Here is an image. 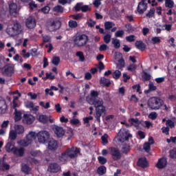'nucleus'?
<instances>
[{"label":"nucleus","instance_id":"5fc2aeb1","mask_svg":"<svg viewBox=\"0 0 176 176\" xmlns=\"http://www.w3.org/2000/svg\"><path fill=\"white\" fill-rule=\"evenodd\" d=\"M148 118H149V119H152V120H155V119H156V118H157V113H156V112H151L148 115Z\"/></svg>","mask_w":176,"mask_h":176},{"label":"nucleus","instance_id":"6e6d98bb","mask_svg":"<svg viewBox=\"0 0 176 176\" xmlns=\"http://www.w3.org/2000/svg\"><path fill=\"white\" fill-rule=\"evenodd\" d=\"M25 107H26V108H34V102L31 101L25 102Z\"/></svg>","mask_w":176,"mask_h":176},{"label":"nucleus","instance_id":"e433bc0d","mask_svg":"<svg viewBox=\"0 0 176 176\" xmlns=\"http://www.w3.org/2000/svg\"><path fill=\"white\" fill-rule=\"evenodd\" d=\"M53 12L56 13H63L64 12V8L61 6H56L53 8Z\"/></svg>","mask_w":176,"mask_h":176},{"label":"nucleus","instance_id":"338daca9","mask_svg":"<svg viewBox=\"0 0 176 176\" xmlns=\"http://www.w3.org/2000/svg\"><path fill=\"white\" fill-rule=\"evenodd\" d=\"M152 42L153 45H156V43H160V38L159 37H153L152 38Z\"/></svg>","mask_w":176,"mask_h":176},{"label":"nucleus","instance_id":"4d7b16f0","mask_svg":"<svg viewBox=\"0 0 176 176\" xmlns=\"http://www.w3.org/2000/svg\"><path fill=\"white\" fill-rule=\"evenodd\" d=\"M41 12H43V13H45V14H47V13H49V12H50V7L45 6V7L41 9Z\"/></svg>","mask_w":176,"mask_h":176},{"label":"nucleus","instance_id":"a211bd4d","mask_svg":"<svg viewBox=\"0 0 176 176\" xmlns=\"http://www.w3.org/2000/svg\"><path fill=\"white\" fill-rule=\"evenodd\" d=\"M166 166H167V159L165 157L160 158L156 164V168H160V170L164 168Z\"/></svg>","mask_w":176,"mask_h":176},{"label":"nucleus","instance_id":"8fccbe9b","mask_svg":"<svg viewBox=\"0 0 176 176\" xmlns=\"http://www.w3.org/2000/svg\"><path fill=\"white\" fill-rule=\"evenodd\" d=\"M166 124L168 127H170V129H174V127L175 126V124L171 120H168L166 122Z\"/></svg>","mask_w":176,"mask_h":176},{"label":"nucleus","instance_id":"7c9ffc66","mask_svg":"<svg viewBox=\"0 0 176 176\" xmlns=\"http://www.w3.org/2000/svg\"><path fill=\"white\" fill-rule=\"evenodd\" d=\"M157 89L155 85H153V82H150L148 84V89L147 91H145L144 93L148 94L151 93V91H155Z\"/></svg>","mask_w":176,"mask_h":176},{"label":"nucleus","instance_id":"c85d7f7f","mask_svg":"<svg viewBox=\"0 0 176 176\" xmlns=\"http://www.w3.org/2000/svg\"><path fill=\"white\" fill-rule=\"evenodd\" d=\"M14 115L15 122H19V121L21 120V115H22L21 111L17 110V109H15Z\"/></svg>","mask_w":176,"mask_h":176},{"label":"nucleus","instance_id":"5701e85b","mask_svg":"<svg viewBox=\"0 0 176 176\" xmlns=\"http://www.w3.org/2000/svg\"><path fill=\"white\" fill-rule=\"evenodd\" d=\"M100 84L103 87L106 86V87H109V85H111V80L108 78H105V77H102L100 78Z\"/></svg>","mask_w":176,"mask_h":176},{"label":"nucleus","instance_id":"774afa93","mask_svg":"<svg viewBox=\"0 0 176 176\" xmlns=\"http://www.w3.org/2000/svg\"><path fill=\"white\" fill-rule=\"evenodd\" d=\"M170 156L171 159H176V151L172 150L170 151Z\"/></svg>","mask_w":176,"mask_h":176},{"label":"nucleus","instance_id":"13d9d810","mask_svg":"<svg viewBox=\"0 0 176 176\" xmlns=\"http://www.w3.org/2000/svg\"><path fill=\"white\" fill-rule=\"evenodd\" d=\"M134 38H135V36L130 35L129 36H126V39L127 42H134V41H135V39H134Z\"/></svg>","mask_w":176,"mask_h":176},{"label":"nucleus","instance_id":"473e14b6","mask_svg":"<svg viewBox=\"0 0 176 176\" xmlns=\"http://www.w3.org/2000/svg\"><path fill=\"white\" fill-rule=\"evenodd\" d=\"M21 171L25 174H30V171H31V168L27 164H23L21 168Z\"/></svg>","mask_w":176,"mask_h":176},{"label":"nucleus","instance_id":"f257e3e1","mask_svg":"<svg viewBox=\"0 0 176 176\" xmlns=\"http://www.w3.org/2000/svg\"><path fill=\"white\" fill-rule=\"evenodd\" d=\"M89 104L94 105L96 108V112L94 113L95 119H96L98 123L101 122L100 118H104L107 115V109L104 106V100L102 98H98L91 100Z\"/></svg>","mask_w":176,"mask_h":176},{"label":"nucleus","instance_id":"4c0bfd02","mask_svg":"<svg viewBox=\"0 0 176 176\" xmlns=\"http://www.w3.org/2000/svg\"><path fill=\"white\" fill-rule=\"evenodd\" d=\"M76 56L79 58V61H81L82 63L85 61V55L83 54L82 52H77Z\"/></svg>","mask_w":176,"mask_h":176},{"label":"nucleus","instance_id":"c756f323","mask_svg":"<svg viewBox=\"0 0 176 176\" xmlns=\"http://www.w3.org/2000/svg\"><path fill=\"white\" fill-rule=\"evenodd\" d=\"M68 157H69V156L68 155V153H67V151H65L59 155V160L63 163H65V162L68 160Z\"/></svg>","mask_w":176,"mask_h":176},{"label":"nucleus","instance_id":"a19ab883","mask_svg":"<svg viewBox=\"0 0 176 176\" xmlns=\"http://www.w3.org/2000/svg\"><path fill=\"white\" fill-rule=\"evenodd\" d=\"M119 65H117L118 69H122V68H124V60L120 59L118 60Z\"/></svg>","mask_w":176,"mask_h":176},{"label":"nucleus","instance_id":"052dcab7","mask_svg":"<svg viewBox=\"0 0 176 176\" xmlns=\"http://www.w3.org/2000/svg\"><path fill=\"white\" fill-rule=\"evenodd\" d=\"M142 78L144 79V80H151V75L146 72L144 73Z\"/></svg>","mask_w":176,"mask_h":176},{"label":"nucleus","instance_id":"f704fd0d","mask_svg":"<svg viewBox=\"0 0 176 176\" xmlns=\"http://www.w3.org/2000/svg\"><path fill=\"white\" fill-rule=\"evenodd\" d=\"M38 120H39V122H41V123H47V120H49V118H47V116H45V115H41L38 116Z\"/></svg>","mask_w":176,"mask_h":176},{"label":"nucleus","instance_id":"a878e982","mask_svg":"<svg viewBox=\"0 0 176 176\" xmlns=\"http://www.w3.org/2000/svg\"><path fill=\"white\" fill-rule=\"evenodd\" d=\"M14 130L16 134H24V126H23V125L16 124L14 126Z\"/></svg>","mask_w":176,"mask_h":176},{"label":"nucleus","instance_id":"9d476101","mask_svg":"<svg viewBox=\"0 0 176 176\" xmlns=\"http://www.w3.org/2000/svg\"><path fill=\"white\" fill-rule=\"evenodd\" d=\"M109 151L110 155H111V157L113 160L117 161L122 159V153H120V151H119V149L114 147H111L109 148Z\"/></svg>","mask_w":176,"mask_h":176},{"label":"nucleus","instance_id":"0eeeda50","mask_svg":"<svg viewBox=\"0 0 176 176\" xmlns=\"http://www.w3.org/2000/svg\"><path fill=\"white\" fill-rule=\"evenodd\" d=\"M88 41L89 38L85 34H82L76 36V38L74 40V42L76 46H78V47H82V46H85V45L87 43Z\"/></svg>","mask_w":176,"mask_h":176},{"label":"nucleus","instance_id":"412c9836","mask_svg":"<svg viewBox=\"0 0 176 176\" xmlns=\"http://www.w3.org/2000/svg\"><path fill=\"white\" fill-rule=\"evenodd\" d=\"M138 166L142 168H146L148 167V160L146 158H140L138 162Z\"/></svg>","mask_w":176,"mask_h":176},{"label":"nucleus","instance_id":"6e6552de","mask_svg":"<svg viewBox=\"0 0 176 176\" xmlns=\"http://www.w3.org/2000/svg\"><path fill=\"white\" fill-rule=\"evenodd\" d=\"M2 74L5 76H12V74H14V65L8 64L2 69Z\"/></svg>","mask_w":176,"mask_h":176},{"label":"nucleus","instance_id":"393cba45","mask_svg":"<svg viewBox=\"0 0 176 176\" xmlns=\"http://www.w3.org/2000/svg\"><path fill=\"white\" fill-rule=\"evenodd\" d=\"M9 9L11 14H16L17 13V4L12 3L9 5Z\"/></svg>","mask_w":176,"mask_h":176},{"label":"nucleus","instance_id":"1a4fd4ad","mask_svg":"<svg viewBox=\"0 0 176 176\" xmlns=\"http://www.w3.org/2000/svg\"><path fill=\"white\" fill-rule=\"evenodd\" d=\"M66 152L70 159H76L79 153H80V150L76 147H72L67 148Z\"/></svg>","mask_w":176,"mask_h":176},{"label":"nucleus","instance_id":"69168bd1","mask_svg":"<svg viewBox=\"0 0 176 176\" xmlns=\"http://www.w3.org/2000/svg\"><path fill=\"white\" fill-rule=\"evenodd\" d=\"M45 47L47 49H48L47 50V53H50L52 52V50H53V45H52V43L47 44L45 45Z\"/></svg>","mask_w":176,"mask_h":176},{"label":"nucleus","instance_id":"680f3d73","mask_svg":"<svg viewBox=\"0 0 176 176\" xmlns=\"http://www.w3.org/2000/svg\"><path fill=\"white\" fill-rule=\"evenodd\" d=\"M128 71H135V69H137V66H135V65L132 64L130 65L128 67H127Z\"/></svg>","mask_w":176,"mask_h":176},{"label":"nucleus","instance_id":"c9c22d12","mask_svg":"<svg viewBox=\"0 0 176 176\" xmlns=\"http://www.w3.org/2000/svg\"><path fill=\"white\" fill-rule=\"evenodd\" d=\"M17 138V133L15 132V131H10V135H9V139L11 141H14Z\"/></svg>","mask_w":176,"mask_h":176},{"label":"nucleus","instance_id":"20e7f679","mask_svg":"<svg viewBox=\"0 0 176 176\" xmlns=\"http://www.w3.org/2000/svg\"><path fill=\"white\" fill-rule=\"evenodd\" d=\"M133 135L129 133V130L121 129L118 133V142L123 144L124 141H129V138H131Z\"/></svg>","mask_w":176,"mask_h":176},{"label":"nucleus","instance_id":"cd10ccee","mask_svg":"<svg viewBox=\"0 0 176 176\" xmlns=\"http://www.w3.org/2000/svg\"><path fill=\"white\" fill-rule=\"evenodd\" d=\"M122 148H121V151L122 153H125V155H127L128 152H130V145L123 142L122 143Z\"/></svg>","mask_w":176,"mask_h":176},{"label":"nucleus","instance_id":"ea45409f","mask_svg":"<svg viewBox=\"0 0 176 176\" xmlns=\"http://www.w3.org/2000/svg\"><path fill=\"white\" fill-rule=\"evenodd\" d=\"M165 6L166 8H174V1L172 0H165Z\"/></svg>","mask_w":176,"mask_h":176},{"label":"nucleus","instance_id":"6ab92c4d","mask_svg":"<svg viewBox=\"0 0 176 176\" xmlns=\"http://www.w3.org/2000/svg\"><path fill=\"white\" fill-rule=\"evenodd\" d=\"M148 9V3H139L138 6V12L142 14Z\"/></svg>","mask_w":176,"mask_h":176},{"label":"nucleus","instance_id":"bb28decb","mask_svg":"<svg viewBox=\"0 0 176 176\" xmlns=\"http://www.w3.org/2000/svg\"><path fill=\"white\" fill-rule=\"evenodd\" d=\"M14 143L13 142H8L6 145V150L7 152H14Z\"/></svg>","mask_w":176,"mask_h":176},{"label":"nucleus","instance_id":"b1692460","mask_svg":"<svg viewBox=\"0 0 176 176\" xmlns=\"http://www.w3.org/2000/svg\"><path fill=\"white\" fill-rule=\"evenodd\" d=\"M98 96H100V93L98 91L94 90L91 91V98L89 99L87 98V100L90 102L91 101L98 98Z\"/></svg>","mask_w":176,"mask_h":176},{"label":"nucleus","instance_id":"aec40b11","mask_svg":"<svg viewBox=\"0 0 176 176\" xmlns=\"http://www.w3.org/2000/svg\"><path fill=\"white\" fill-rule=\"evenodd\" d=\"M35 118H34L32 115H24L23 122L26 123V124H32Z\"/></svg>","mask_w":176,"mask_h":176},{"label":"nucleus","instance_id":"72a5a7b5","mask_svg":"<svg viewBox=\"0 0 176 176\" xmlns=\"http://www.w3.org/2000/svg\"><path fill=\"white\" fill-rule=\"evenodd\" d=\"M112 44L114 45L115 49L120 47V41L118 38H112Z\"/></svg>","mask_w":176,"mask_h":176},{"label":"nucleus","instance_id":"603ef678","mask_svg":"<svg viewBox=\"0 0 176 176\" xmlns=\"http://www.w3.org/2000/svg\"><path fill=\"white\" fill-rule=\"evenodd\" d=\"M101 139L104 145L108 144V135L107 133L104 134V135L102 136Z\"/></svg>","mask_w":176,"mask_h":176},{"label":"nucleus","instance_id":"0e129e2a","mask_svg":"<svg viewBox=\"0 0 176 176\" xmlns=\"http://www.w3.org/2000/svg\"><path fill=\"white\" fill-rule=\"evenodd\" d=\"M102 0H95L93 3V5L95 6V8H98L101 5V1Z\"/></svg>","mask_w":176,"mask_h":176},{"label":"nucleus","instance_id":"bf43d9fd","mask_svg":"<svg viewBox=\"0 0 176 176\" xmlns=\"http://www.w3.org/2000/svg\"><path fill=\"white\" fill-rule=\"evenodd\" d=\"M162 133L164 134L168 135V134H169L168 131H170V128H168V126H167V127L164 126L162 128Z\"/></svg>","mask_w":176,"mask_h":176},{"label":"nucleus","instance_id":"49530a36","mask_svg":"<svg viewBox=\"0 0 176 176\" xmlns=\"http://www.w3.org/2000/svg\"><path fill=\"white\" fill-rule=\"evenodd\" d=\"M113 27V23L112 22L107 21L104 23V29L105 30H111Z\"/></svg>","mask_w":176,"mask_h":176},{"label":"nucleus","instance_id":"f3484780","mask_svg":"<svg viewBox=\"0 0 176 176\" xmlns=\"http://www.w3.org/2000/svg\"><path fill=\"white\" fill-rule=\"evenodd\" d=\"M57 148H58V144H57V141L54 140V139H49L48 148L50 151H56Z\"/></svg>","mask_w":176,"mask_h":176},{"label":"nucleus","instance_id":"de8ad7c7","mask_svg":"<svg viewBox=\"0 0 176 176\" xmlns=\"http://www.w3.org/2000/svg\"><path fill=\"white\" fill-rule=\"evenodd\" d=\"M98 160L100 164H105V163H107V158H105L102 156H99L98 157Z\"/></svg>","mask_w":176,"mask_h":176},{"label":"nucleus","instance_id":"f03ea898","mask_svg":"<svg viewBox=\"0 0 176 176\" xmlns=\"http://www.w3.org/2000/svg\"><path fill=\"white\" fill-rule=\"evenodd\" d=\"M6 32L10 36H16V35H20L23 33V28H21V24L19 21H16L13 23V26L8 25L6 29Z\"/></svg>","mask_w":176,"mask_h":176},{"label":"nucleus","instance_id":"423d86ee","mask_svg":"<svg viewBox=\"0 0 176 176\" xmlns=\"http://www.w3.org/2000/svg\"><path fill=\"white\" fill-rule=\"evenodd\" d=\"M39 144H46L50 140V134L47 131H41L36 134Z\"/></svg>","mask_w":176,"mask_h":176},{"label":"nucleus","instance_id":"f8f14e48","mask_svg":"<svg viewBox=\"0 0 176 176\" xmlns=\"http://www.w3.org/2000/svg\"><path fill=\"white\" fill-rule=\"evenodd\" d=\"M26 27L29 28V30H32V28H35L36 26V21H35V18L32 16H29L26 19Z\"/></svg>","mask_w":176,"mask_h":176},{"label":"nucleus","instance_id":"4be33fe9","mask_svg":"<svg viewBox=\"0 0 176 176\" xmlns=\"http://www.w3.org/2000/svg\"><path fill=\"white\" fill-rule=\"evenodd\" d=\"M135 45L137 47V49H139V50H141V52H144V50L146 49V45L141 41H136Z\"/></svg>","mask_w":176,"mask_h":176},{"label":"nucleus","instance_id":"37998d69","mask_svg":"<svg viewBox=\"0 0 176 176\" xmlns=\"http://www.w3.org/2000/svg\"><path fill=\"white\" fill-rule=\"evenodd\" d=\"M122 75V72H120V71L119 70H116L113 72V78H114V79H119L120 78V76Z\"/></svg>","mask_w":176,"mask_h":176},{"label":"nucleus","instance_id":"dca6fc26","mask_svg":"<svg viewBox=\"0 0 176 176\" xmlns=\"http://www.w3.org/2000/svg\"><path fill=\"white\" fill-rule=\"evenodd\" d=\"M13 153L14 155H16V156H18V157H23L24 153H25V149L23 147H15Z\"/></svg>","mask_w":176,"mask_h":176},{"label":"nucleus","instance_id":"79ce46f5","mask_svg":"<svg viewBox=\"0 0 176 176\" xmlns=\"http://www.w3.org/2000/svg\"><path fill=\"white\" fill-rule=\"evenodd\" d=\"M69 27H70V28H76V27H78V22H76V21H69Z\"/></svg>","mask_w":176,"mask_h":176},{"label":"nucleus","instance_id":"c03bdc74","mask_svg":"<svg viewBox=\"0 0 176 176\" xmlns=\"http://www.w3.org/2000/svg\"><path fill=\"white\" fill-rule=\"evenodd\" d=\"M143 148L146 152H149L151 151V144L149 142H145L143 145Z\"/></svg>","mask_w":176,"mask_h":176},{"label":"nucleus","instance_id":"3c124183","mask_svg":"<svg viewBox=\"0 0 176 176\" xmlns=\"http://www.w3.org/2000/svg\"><path fill=\"white\" fill-rule=\"evenodd\" d=\"M155 8H152L150 10V11L146 14V17H149V19H151V17H153V16H155Z\"/></svg>","mask_w":176,"mask_h":176},{"label":"nucleus","instance_id":"7ed1b4c3","mask_svg":"<svg viewBox=\"0 0 176 176\" xmlns=\"http://www.w3.org/2000/svg\"><path fill=\"white\" fill-rule=\"evenodd\" d=\"M164 104L163 100L159 97H152L148 100V106L151 109L157 110Z\"/></svg>","mask_w":176,"mask_h":176},{"label":"nucleus","instance_id":"ddd939ff","mask_svg":"<svg viewBox=\"0 0 176 176\" xmlns=\"http://www.w3.org/2000/svg\"><path fill=\"white\" fill-rule=\"evenodd\" d=\"M8 111V104H6V100L5 98L0 96V114L6 113Z\"/></svg>","mask_w":176,"mask_h":176},{"label":"nucleus","instance_id":"9b49d317","mask_svg":"<svg viewBox=\"0 0 176 176\" xmlns=\"http://www.w3.org/2000/svg\"><path fill=\"white\" fill-rule=\"evenodd\" d=\"M60 27H61V23L60 21H53L47 25V28L51 32L57 31Z\"/></svg>","mask_w":176,"mask_h":176},{"label":"nucleus","instance_id":"39448f33","mask_svg":"<svg viewBox=\"0 0 176 176\" xmlns=\"http://www.w3.org/2000/svg\"><path fill=\"white\" fill-rule=\"evenodd\" d=\"M36 138V134L35 132L30 131L26 135V140H21L19 144L21 146H28V145H31L32 144V141Z\"/></svg>","mask_w":176,"mask_h":176},{"label":"nucleus","instance_id":"a18cd8bd","mask_svg":"<svg viewBox=\"0 0 176 176\" xmlns=\"http://www.w3.org/2000/svg\"><path fill=\"white\" fill-rule=\"evenodd\" d=\"M56 78L55 76L52 75V73H46V76L44 78V80H46V79H50V80H53Z\"/></svg>","mask_w":176,"mask_h":176},{"label":"nucleus","instance_id":"4468645a","mask_svg":"<svg viewBox=\"0 0 176 176\" xmlns=\"http://www.w3.org/2000/svg\"><path fill=\"white\" fill-rule=\"evenodd\" d=\"M53 131L57 137L61 138L65 134V131H64V129L61 126H58L57 125H54Z\"/></svg>","mask_w":176,"mask_h":176},{"label":"nucleus","instance_id":"58836bf2","mask_svg":"<svg viewBox=\"0 0 176 176\" xmlns=\"http://www.w3.org/2000/svg\"><path fill=\"white\" fill-rule=\"evenodd\" d=\"M52 63L54 65H58L60 64V57L58 56H54L52 58Z\"/></svg>","mask_w":176,"mask_h":176},{"label":"nucleus","instance_id":"e2e57ef3","mask_svg":"<svg viewBox=\"0 0 176 176\" xmlns=\"http://www.w3.org/2000/svg\"><path fill=\"white\" fill-rule=\"evenodd\" d=\"M89 21L91 22H87V24L88 27H90L91 28H92V27H94V25L96 24V21H93L92 19H89Z\"/></svg>","mask_w":176,"mask_h":176},{"label":"nucleus","instance_id":"2f4dec72","mask_svg":"<svg viewBox=\"0 0 176 176\" xmlns=\"http://www.w3.org/2000/svg\"><path fill=\"white\" fill-rule=\"evenodd\" d=\"M98 174L99 175H104L107 173V168L104 166H101L98 168Z\"/></svg>","mask_w":176,"mask_h":176},{"label":"nucleus","instance_id":"864d4df0","mask_svg":"<svg viewBox=\"0 0 176 176\" xmlns=\"http://www.w3.org/2000/svg\"><path fill=\"white\" fill-rule=\"evenodd\" d=\"M124 34V32H123V30H118L115 34L116 38H122V36H123Z\"/></svg>","mask_w":176,"mask_h":176},{"label":"nucleus","instance_id":"09e8293b","mask_svg":"<svg viewBox=\"0 0 176 176\" xmlns=\"http://www.w3.org/2000/svg\"><path fill=\"white\" fill-rule=\"evenodd\" d=\"M111 34H106L104 37H103V40H104V42L107 44L109 43V42H111Z\"/></svg>","mask_w":176,"mask_h":176},{"label":"nucleus","instance_id":"2eb2a0df","mask_svg":"<svg viewBox=\"0 0 176 176\" xmlns=\"http://www.w3.org/2000/svg\"><path fill=\"white\" fill-rule=\"evenodd\" d=\"M61 167H60V165L54 163L49 165L47 170L50 171V173H58Z\"/></svg>","mask_w":176,"mask_h":176}]
</instances>
